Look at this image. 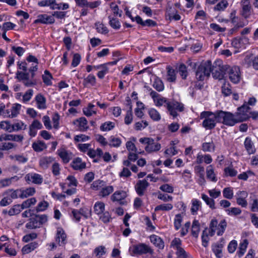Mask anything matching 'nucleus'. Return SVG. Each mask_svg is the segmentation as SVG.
<instances>
[{
  "label": "nucleus",
  "instance_id": "obj_1",
  "mask_svg": "<svg viewBox=\"0 0 258 258\" xmlns=\"http://www.w3.org/2000/svg\"><path fill=\"white\" fill-rule=\"evenodd\" d=\"M212 72V62L210 60L202 62L198 67L196 72L197 80L203 81L207 80Z\"/></svg>",
  "mask_w": 258,
  "mask_h": 258
},
{
  "label": "nucleus",
  "instance_id": "obj_2",
  "mask_svg": "<svg viewBox=\"0 0 258 258\" xmlns=\"http://www.w3.org/2000/svg\"><path fill=\"white\" fill-rule=\"evenodd\" d=\"M218 111L215 112L203 111L201 114V118H204L202 125L206 130H212L218 122Z\"/></svg>",
  "mask_w": 258,
  "mask_h": 258
},
{
  "label": "nucleus",
  "instance_id": "obj_3",
  "mask_svg": "<svg viewBox=\"0 0 258 258\" xmlns=\"http://www.w3.org/2000/svg\"><path fill=\"white\" fill-rule=\"evenodd\" d=\"M218 122H221L228 126H233L238 122L235 114L229 112L218 110Z\"/></svg>",
  "mask_w": 258,
  "mask_h": 258
},
{
  "label": "nucleus",
  "instance_id": "obj_4",
  "mask_svg": "<svg viewBox=\"0 0 258 258\" xmlns=\"http://www.w3.org/2000/svg\"><path fill=\"white\" fill-rule=\"evenodd\" d=\"M129 252L132 256L141 255L149 253L153 254L154 250L149 245L144 243L135 244L129 248Z\"/></svg>",
  "mask_w": 258,
  "mask_h": 258
},
{
  "label": "nucleus",
  "instance_id": "obj_5",
  "mask_svg": "<svg viewBox=\"0 0 258 258\" xmlns=\"http://www.w3.org/2000/svg\"><path fill=\"white\" fill-rule=\"evenodd\" d=\"M227 227V223L225 220H222L220 221L219 224L216 219H212L211 221L209 226V234L210 236L214 235L216 230H218L217 235L221 236L224 233L225 229Z\"/></svg>",
  "mask_w": 258,
  "mask_h": 258
},
{
  "label": "nucleus",
  "instance_id": "obj_6",
  "mask_svg": "<svg viewBox=\"0 0 258 258\" xmlns=\"http://www.w3.org/2000/svg\"><path fill=\"white\" fill-rule=\"evenodd\" d=\"M139 142L144 145L145 151L148 153H152L158 151L161 149V144L151 138H142L139 139Z\"/></svg>",
  "mask_w": 258,
  "mask_h": 258
},
{
  "label": "nucleus",
  "instance_id": "obj_7",
  "mask_svg": "<svg viewBox=\"0 0 258 258\" xmlns=\"http://www.w3.org/2000/svg\"><path fill=\"white\" fill-rule=\"evenodd\" d=\"M167 108L170 112V114L174 118L178 115L177 111L181 112L183 110V104L177 101H171L167 102Z\"/></svg>",
  "mask_w": 258,
  "mask_h": 258
},
{
  "label": "nucleus",
  "instance_id": "obj_8",
  "mask_svg": "<svg viewBox=\"0 0 258 258\" xmlns=\"http://www.w3.org/2000/svg\"><path fill=\"white\" fill-rule=\"evenodd\" d=\"M250 107L246 104L238 108V110L235 115L238 122H242L247 119L249 116L248 115Z\"/></svg>",
  "mask_w": 258,
  "mask_h": 258
},
{
  "label": "nucleus",
  "instance_id": "obj_9",
  "mask_svg": "<svg viewBox=\"0 0 258 258\" xmlns=\"http://www.w3.org/2000/svg\"><path fill=\"white\" fill-rule=\"evenodd\" d=\"M23 140L24 136L22 135L4 134L0 136V142L11 141L22 143Z\"/></svg>",
  "mask_w": 258,
  "mask_h": 258
},
{
  "label": "nucleus",
  "instance_id": "obj_10",
  "mask_svg": "<svg viewBox=\"0 0 258 258\" xmlns=\"http://www.w3.org/2000/svg\"><path fill=\"white\" fill-rule=\"evenodd\" d=\"M55 238L56 242L59 246H64L67 243V235L62 228H57Z\"/></svg>",
  "mask_w": 258,
  "mask_h": 258
},
{
  "label": "nucleus",
  "instance_id": "obj_11",
  "mask_svg": "<svg viewBox=\"0 0 258 258\" xmlns=\"http://www.w3.org/2000/svg\"><path fill=\"white\" fill-rule=\"evenodd\" d=\"M229 79L232 82L236 84L240 80V69L237 66L232 67L229 72Z\"/></svg>",
  "mask_w": 258,
  "mask_h": 258
},
{
  "label": "nucleus",
  "instance_id": "obj_12",
  "mask_svg": "<svg viewBox=\"0 0 258 258\" xmlns=\"http://www.w3.org/2000/svg\"><path fill=\"white\" fill-rule=\"evenodd\" d=\"M25 179L28 183L32 182L38 184H41L43 181L42 176L35 173H30L26 174Z\"/></svg>",
  "mask_w": 258,
  "mask_h": 258
},
{
  "label": "nucleus",
  "instance_id": "obj_13",
  "mask_svg": "<svg viewBox=\"0 0 258 258\" xmlns=\"http://www.w3.org/2000/svg\"><path fill=\"white\" fill-rule=\"evenodd\" d=\"M57 154L64 163L69 162L72 157V153L63 148L58 149Z\"/></svg>",
  "mask_w": 258,
  "mask_h": 258
},
{
  "label": "nucleus",
  "instance_id": "obj_14",
  "mask_svg": "<svg viewBox=\"0 0 258 258\" xmlns=\"http://www.w3.org/2000/svg\"><path fill=\"white\" fill-rule=\"evenodd\" d=\"M126 197V193L124 191H116L111 197L113 202H119L120 204L124 205L126 202L123 200Z\"/></svg>",
  "mask_w": 258,
  "mask_h": 258
},
{
  "label": "nucleus",
  "instance_id": "obj_15",
  "mask_svg": "<svg viewBox=\"0 0 258 258\" xmlns=\"http://www.w3.org/2000/svg\"><path fill=\"white\" fill-rule=\"evenodd\" d=\"M149 185L146 179L139 180L135 186L137 194L140 196H143Z\"/></svg>",
  "mask_w": 258,
  "mask_h": 258
},
{
  "label": "nucleus",
  "instance_id": "obj_16",
  "mask_svg": "<svg viewBox=\"0 0 258 258\" xmlns=\"http://www.w3.org/2000/svg\"><path fill=\"white\" fill-rule=\"evenodd\" d=\"M55 21L54 17L46 14L39 15L37 19L34 21V23L53 24Z\"/></svg>",
  "mask_w": 258,
  "mask_h": 258
},
{
  "label": "nucleus",
  "instance_id": "obj_17",
  "mask_svg": "<svg viewBox=\"0 0 258 258\" xmlns=\"http://www.w3.org/2000/svg\"><path fill=\"white\" fill-rule=\"evenodd\" d=\"M73 123L77 126L78 130L81 132L87 131L89 127L88 121L85 117H80L76 119Z\"/></svg>",
  "mask_w": 258,
  "mask_h": 258
},
{
  "label": "nucleus",
  "instance_id": "obj_18",
  "mask_svg": "<svg viewBox=\"0 0 258 258\" xmlns=\"http://www.w3.org/2000/svg\"><path fill=\"white\" fill-rule=\"evenodd\" d=\"M225 243L224 239L222 238L219 243H215L212 245V248L213 252L218 258L222 257V249Z\"/></svg>",
  "mask_w": 258,
  "mask_h": 258
},
{
  "label": "nucleus",
  "instance_id": "obj_19",
  "mask_svg": "<svg viewBox=\"0 0 258 258\" xmlns=\"http://www.w3.org/2000/svg\"><path fill=\"white\" fill-rule=\"evenodd\" d=\"M150 239L155 246L159 249H163L164 242L159 236L153 234L150 236Z\"/></svg>",
  "mask_w": 258,
  "mask_h": 258
},
{
  "label": "nucleus",
  "instance_id": "obj_20",
  "mask_svg": "<svg viewBox=\"0 0 258 258\" xmlns=\"http://www.w3.org/2000/svg\"><path fill=\"white\" fill-rule=\"evenodd\" d=\"M213 77L219 80H222L224 77V73L220 66H213L212 65V72Z\"/></svg>",
  "mask_w": 258,
  "mask_h": 258
},
{
  "label": "nucleus",
  "instance_id": "obj_21",
  "mask_svg": "<svg viewBox=\"0 0 258 258\" xmlns=\"http://www.w3.org/2000/svg\"><path fill=\"white\" fill-rule=\"evenodd\" d=\"M35 100L38 109H44L46 108V99L41 94H37L35 98Z\"/></svg>",
  "mask_w": 258,
  "mask_h": 258
},
{
  "label": "nucleus",
  "instance_id": "obj_22",
  "mask_svg": "<svg viewBox=\"0 0 258 258\" xmlns=\"http://www.w3.org/2000/svg\"><path fill=\"white\" fill-rule=\"evenodd\" d=\"M72 167L74 169L81 170L86 168V163L83 162L80 158H75L71 163Z\"/></svg>",
  "mask_w": 258,
  "mask_h": 258
},
{
  "label": "nucleus",
  "instance_id": "obj_23",
  "mask_svg": "<svg viewBox=\"0 0 258 258\" xmlns=\"http://www.w3.org/2000/svg\"><path fill=\"white\" fill-rule=\"evenodd\" d=\"M54 160L52 157H43L39 160V165L42 169H47Z\"/></svg>",
  "mask_w": 258,
  "mask_h": 258
},
{
  "label": "nucleus",
  "instance_id": "obj_24",
  "mask_svg": "<svg viewBox=\"0 0 258 258\" xmlns=\"http://www.w3.org/2000/svg\"><path fill=\"white\" fill-rule=\"evenodd\" d=\"M114 190V187L112 185H105L101 189L99 192V196L102 198H105L108 196Z\"/></svg>",
  "mask_w": 258,
  "mask_h": 258
},
{
  "label": "nucleus",
  "instance_id": "obj_25",
  "mask_svg": "<svg viewBox=\"0 0 258 258\" xmlns=\"http://www.w3.org/2000/svg\"><path fill=\"white\" fill-rule=\"evenodd\" d=\"M51 10H64L69 8V5L67 3H57L56 0H51L50 7Z\"/></svg>",
  "mask_w": 258,
  "mask_h": 258
},
{
  "label": "nucleus",
  "instance_id": "obj_26",
  "mask_svg": "<svg viewBox=\"0 0 258 258\" xmlns=\"http://www.w3.org/2000/svg\"><path fill=\"white\" fill-rule=\"evenodd\" d=\"M20 189L21 193L19 194V198L21 199H25L28 197L32 196L36 191L34 187H28L25 189L20 188Z\"/></svg>",
  "mask_w": 258,
  "mask_h": 258
},
{
  "label": "nucleus",
  "instance_id": "obj_27",
  "mask_svg": "<svg viewBox=\"0 0 258 258\" xmlns=\"http://www.w3.org/2000/svg\"><path fill=\"white\" fill-rule=\"evenodd\" d=\"M38 246V243L36 242H32L24 246L22 249L23 254H27L35 249Z\"/></svg>",
  "mask_w": 258,
  "mask_h": 258
},
{
  "label": "nucleus",
  "instance_id": "obj_28",
  "mask_svg": "<svg viewBox=\"0 0 258 258\" xmlns=\"http://www.w3.org/2000/svg\"><path fill=\"white\" fill-rule=\"evenodd\" d=\"M244 146L249 154H253L255 152V149L253 144L251 140L246 138L244 141Z\"/></svg>",
  "mask_w": 258,
  "mask_h": 258
},
{
  "label": "nucleus",
  "instance_id": "obj_29",
  "mask_svg": "<svg viewBox=\"0 0 258 258\" xmlns=\"http://www.w3.org/2000/svg\"><path fill=\"white\" fill-rule=\"evenodd\" d=\"M41 226L39 223L36 216L31 218L29 220V222L26 224V227L28 229H33L40 227Z\"/></svg>",
  "mask_w": 258,
  "mask_h": 258
},
{
  "label": "nucleus",
  "instance_id": "obj_30",
  "mask_svg": "<svg viewBox=\"0 0 258 258\" xmlns=\"http://www.w3.org/2000/svg\"><path fill=\"white\" fill-rule=\"evenodd\" d=\"M200 231V223L197 220H194L192 224V227H191L192 235L196 238H198Z\"/></svg>",
  "mask_w": 258,
  "mask_h": 258
},
{
  "label": "nucleus",
  "instance_id": "obj_31",
  "mask_svg": "<svg viewBox=\"0 0 258 258\" xmlns=\"http://www.w3.org/2000/svg\"><path fill=\"white\" fill-rule=\"evenodd\" d=\"M21 108V105L18 103L14 104L11 109V115L8 116L9 118H14L19 113Z\"/></svg>",
  "mask_w": 258,
  "mask_h": 258
},
{
  "label": "nucleus",
  "instance_id": "obj_32",
  "mask_svg": "<svg viewBox=\"0 0 258 258\" xmlns=\"http://www.w3.org/2000/svg\"><path fill=\"white\" fill-rule=\"evenodd\" d=\"M32 148L36 152H41L46 149L47 146L44 142L38 141L32 144Z\"/></svg>",
  "mask_w": 258,
  "mask_h": 258
},
{
  "label": "nucleus",
  "instance_id": "obj_33",
  "mask_svg": "<svg viewBox=\"0 0 258 258\" xmlns=\"http://www.w3.org/2000/svg\"><path fill=\"white\" fill-rule=\"evenodd\" d=\"M95 213L99 215L105 211V204L102 202H97L94 206Z\"/></svg>",
  "mask_w": 258,
  "mask_h": 258
},
{
  "label": "nucleus",
  "instance_id": "obj_34",
  "mask_svg": "<svg viewBox=\"0 0 258 258\" xmlns=\"http://www.w3.org/2000/svg\"><path fill=\"white\" fill-rule=\"evenodd\" d=\"M206 174L208 179L213 182H216L217 179L214 172V169L212 165H209L207 167Z\"/></svg>",
  "mask_w": 258,
  "mask_h": 258
},
{
  "label": "nucleus",
  "instance_id": "obj_35",
  "mask_svg": "<svg viewBox=\"0 0 258 258\" xmlns=\"http://www.w3.org/2000/svg\"><path fill=\"white\" fill-rule=\"evenodd\" d=\"M166 69L167 70V81L170 82H175L176 78L175 70L170 66H168Z\"/></svg>",
  "mask_w": 258,
  "mask_h": 258
},
{
  "label": "nucleus",
  "instance_id": "obj_36",
  "mask_svg": "<svg viewBox=\"0 0 258 258\" xmlns=\"http://www.w3.org/2000/svg\"><path fill=\"white\" fill-rule=\"evenodd\" d=\"M248 245V241L244 239L239 244V249L237 252L238 257H241L245 253Z\"/></svg>",
  "mask_w": 258,
  "mask_h": 258
},
{
  "label": "nucleus",
  "instance_id": "obj_37",
  "mask_svg": "<svg viewBox=\"0 0 258 258\" xmlns=\"http://www.w3.org/2000/svg\"><path fill=\"white\" fill-rule=\"evenodd\" d=\"M42 77L43 82L46 85L50 86L52 85V76L48 71L45 70Z\"/></svg>",
  "mask_w": 258,
  "mask_h": 258
},
{
  "label": "nucleus",
  "instance_id": "obj_38",
  "mask_svg": "<svg viewBox=\"0 0 258 258\" xmlns=\"http://www.w3.org/2000/svg\"><path fill=\"white\" fill-rule=\"evenodd\" d=\"M150 117L154 120L158 121L161 119V115L159 112L154 108H150L148 110Z\"/></svg>",
  "mask_w": 258,
  "mask_h": 258
},
{
  "label": "nucleus",
  "instance_id": "obj_39",
  "mask_svg": "<svg viewBox=\"0 0 258 258\" xmlns=\"http://www.w3.org/2000/svg\"><path fill=\"white\" fill-rule=\"evenodd\" d=\"M153 87L158 91L161 92L164 89L162 81L159 78L156 77L153 84Z\"/></svg>",
  "mask_w": 258,
  "mask_h": 258
},
{
  "label": "nucleus",
  "instance_id": "obj_40",
  "mask_svg": "<svg viewBox=\"0 0 258 258\" xmlns=\"http://www.w3.org/2000/svg\"><path fill=\"white\" fill-rule=\"evenodd\" d=\"M109 144L108 145L110 147H119L121 144V140L119 138L115 137L114 136H111L109 139Z\"/></svg>",
  "mask_w": 258,
  "mask_h": 258
},
{
  "label": "nucleus",
  "instance_id": "obj_41",
  "mask_svg": "<svg viewBox=\"0 0 258 258\" xmlns=\"http://www.w3.org/2000/svg\"><path fill=\"white\" fill-rule=\"evenodd\" d=\"M208 228H206L202 232V245L205 247H206L208 246V242L210 240V238L209 237V236H210L209 234V231L207 232Z\"/></svg>",
  "mask_w": 258,
  "mask_h": 258
},
{
  "label": "nucleus",
  "instance_id": "obj_42",
  "mask_svg": "<svg viewBox=\"0 0 258 258\" xmlns=\"http://www.w3.org/2000/svg\"><path fill=\"white\" fill-rule=\"evenodd\" d=\"M23 210L21 205H15L8 211V215L13 216L18 214Z\"/></svg>",
  "mask_w": 258,
  "mask_h": 258
},
{
  "label": "nucleus",
  "instance_id": "obj_43",
  "mask_svg": "<svg viewBox=\"0 0 258 258\" xmlns=\"http://www.w3.org/2000/svg\"><path fill=\"white\" fill-rule=\"evenodd\" d=\"M201 203L197 199H194L192 200V205L191 207V213L194 215L197 213L199 208L201 207Z\"/></svg>",
  "mask_w": 258,
  "mask_h": 258
},
{
  "label": "nucleus",
  "instance_id": "obj_44",
  "mask_svg": "<svg viewBox=\"0 0 258 258\" xmlns=\"http://www.w3.org/2000/svg\"><path fill=\"white\" fill-rule=\"evenodd\" d=\"M115 127V123L111 121H107L100 126V130L103 132H107L112 130Z\"/></svg>",
  "mask_w": 258,
  "mask_h": 258
},
{
  "label": "nucleus",
  "instance_id": "obj_45",
  "mask_svg": "<svg viewBox=\"0 0 258 258\" xmlns=\"http://www.w3.org/2000/svg\"><path fill=\"white\" fill-rule=\"evenodd\" d=\"M106 182L103 180L100 179L94 181L91 184V188L93 190H101L102 188L105 185Z\"/></svg>",
  "mask_w": 258,
  "mask_h": 258
},
{
  "label": "nucleus",
  "instance_id": "obj_46",
  "mask_svg": "<svg viewBox=\"0 0 258 258\" xmlns=\"http://www.w3.org/2000/svg\"><path fill=\"white\" fill-rule=\"evenodd\" d=\"M6 193L12 199H16L19 197V194L21 193V189H9L6 191Z\"/></svg>",
  "mask_w": 258,
  "mask_h": 258
},
{
  "label": "nucleus",
  "instance_id": "obj_47",
  "mask_svg": "<svg viewBox=\"0 0 258 258\" xmlns=\"http://www.w3.org/2000/svg\"><path fill=\"white\" fill-rule=\"evenodd\" d=\"M202 199L206 202L207 205L212 209L216 208L215 206V201L213 199L210 198L208 196L205 194L202 195Z\"/></svg>",
  "mask_w": 258,
  "mask_h": 258
},
{
  "label": "nucleus",
  "instance_id": "obj_48",
  "mask_svg": "<svg viewBox=\"0 0 258 258\" xmlns=\"http://www.w3.org/2000/svg\"><path fill=\"white\" fill-rule=\"evenodd\" d=\"M27 125L25 124L22 121H19L12 124V132L18 131L22 130H25Z\"/></svg>",
  "mask_w": 258,
  "mask_h": 258
},
{
  "label": "nucleus",
  "instance_id": "obj_49",
  "mask_svg": "<svg viewBox=\"0 0 258 258\" xmlns=\"http://www.w3.org/2000/svg\"><path fill=\"white\" fill-rule=\"evenodd\" d=\"M228 5V3L226 0H222L214 7V10L215 11H223L227 7Z\"/></svg>",
  "mask_w": 258,
  "mask_h": 258
},
{
  "label": "nucleus",
  "instance_id": "obj_50",
  "mask_svg": "<svg viewBox=\"0 0 258 258\" xmlns=\"http://www.w3.org/2000/svg\"><path fill=\"white\" fill-rule=\"evenodd\" d=\"M202 150L204 152H212L215 150V145L213 142H206L202 144Z\"/></svg>",
  "mask_w": 258,
  "mask_h": 258
},
{
  "label": "nucleus",
  "instance_id": "obj_51",
  "mask_svg": "<svg viewBox=\"0 0 258 258\" xmlns=\"http://www.w3.org/2000/svg\"><path fill=\"white\" fill-rule=\"evenodd\" d=\"M94 105L91 103H89L86 108L83 109V112L87 116H90L93 114H96V111L93 109Z\"/></svg>",
  "mask_w": 258,
  "mask_h": 258
},
{
  "label": "nucleus",
  "instance_id": "obj_52",
  "mask_svg": "<svg viewBox=\"0 0 258 258\" xmlns=\"http://www.w3.org/2000/svg\"><path fill=\"white\" fill-rule=\"evenodd\" d=\"M95 25L96 29L98 33L105 34L108 32L107 27L102 23L97 22L95 23Z\"/></svg>",
  "mask_w": 258,
  "mask_h": 258
},
{
  "label": "nucleus",
  "instance_id": "obj_53",
  "mask_svg": "<svg viewBox=\"0 0 258 258\" xmlns=\"http://www.w3.org/2000/svg\"><path fill=\"white\" fill-rule=\"evenodd\" d=\"M36 199L35 198L28 199L22 203L21 204L22 207L23 209L28 208L32 205H35L36 203Z\"/></svg>",
  "mask_w": 258,
  "mask_h": 258
},
{
  "label": "nucleus",
  "instance_id": "obj_54",
  "mask_svg": "<svg viewBox=\"0 0 258 258\" xmlns=\"http://www.w3.org/2000/svg\"><path fill=\"white\" fill-rule=\"evenodd\" d=\"M9 157L11 159L17 161L21 163H25L28 160L27 158L24 157L23 155H11Z\"/></svg>",
  "mask_w": 258,
  "mask_h": 258
},
{
  "label": "nucleus",
  "instance_id": "obj_55",
  "mask_svg": "<svg viewBox=\"0 0 258 258\" xmlns=\"http://www.w3.org/2000/svg\"><path fill=\"white\" fill-rule=\"evenodd\" d=\"M251 6H247L242 7L241 15L245 18H248L251 13Z\"/></svg>",
  "mask_w": 258,
  "mask_h": 258
},
{
  "label": "nucleus",
  "instance_id": "obj_56",
  "mask_svg": "<svg viewBox=\"0 0 258 258\" xmlns=\"http://www.w3.org/2000/svg\"><path fill=\"white\" fill-rule=\"evenodd\" d=\"M99 219L105 223L109 222L111 219V215L108 211H104L99 215Z\"/></svg>",
  "mask_w": 258,
  "mask_h": 258
},
{
  "label": "nucleus",
  "instance_id": "obj_57",
  "mask_svg": "<svg viewBox=\"0 0 258 258\" xmlns=\"http://www.w3.org/2000/svg\"><path fill=\"white\" fill-rule=\"evenodd\" d=\"M0 129H3L9 133H11L12 124L9 121H2L0 122Z\"/></svg>",
  "mask_w": 258,
  "mask_h": 258
},
{
  "label": "nucleus",
  "instance_id": "obj_58",
  "mask_svg": "<svg viewBox=\"0 0 258 258\" xmlns=\"http://www.w3.org/2000/svg\"><path fill=\"white\" fill-rule=\"evenodd\" d=\"M222 92L225 96H227L232 93L231 87L229 83H225L223 85Z\"/></svg>",
  "mask_w": 258,
  "mask_h": 258
},
{
  "label": "nucleus",
  "instance_id": "obj_59",
  "mask_svg": "<svg viewBox=\"0 0 258 258\" xmlns=\"http://www.w3.org/2000/svg\"><path fill=\"white\" fill-rule=\"evenodd\" d=\"M173 208L171 204H164L157 206L155 207V210L157 211H169Z\"/></svg>",
  "mask_w": 258,
  "mask_h": 258
},
{
  "label": "nucleus",
  "instance_id": "obj_60",
  "mask_svg": "<svg viewBox=\"0 0 258 258\" xmlns=\"http://www.w3.org/2000/svg\"><path fill=\"white\" fill-rule=\"evenodd\" d=\"M177 258H189L191 256L188 254L182 248H178L176 251Z\"/></svg>",
  "mask_w": 258,
  "mask_h": 258
},
{
  "label": "nucleus",
  "instance_id": "obj_61",
  "mask_svg": "<svg viewBox=\"0 0 258 258\" xmlns=\"http://www.w3.org/2000/svg\"><path fill=\"white\" fill-rule=\"evenodd\" d=\"M96 83V78L93 75H89L87 78H86L83 82L84 86H87V84H90L92 86H94Z\"/></svg>",
  "mask_w": 258,
  "mask_h": 258
},
{
  "label": "nucleus",
  "instance_id": "obj_62",
  "mask_svg": "<svg viewBox=\"0 0 258 258\" xmlns=\"http://www.w3.org/2000/svg\"><path fill=\"white\" fill-rule=\"evenodd\" d=\"M109 24L112 28L115 29H118L120 27V23L118 20L109 16Z\"/></svg>",
  "mask_w": 258,
  "mask_h": 258
},
{
  "label": "nucleus",
  "instance_id": "obj_63",
  "mask_svg": "<svg viewBox=\"0 0 258 258\" xmlns=\"http://www.w3.org/2000/svg\"><path fill=\"white\" fill-rule=\"evenodd\" d=\"M182 221V217L181 214H178L175 215L174 225L176 230H178L181 227V223Z\"/></svg>",
  "mask_w": 258,
  "mask_h": 258
},
{
  "label": "nucleus",
  "instance_id": "obj_64",
  "mask_svg": "<svg viewBox=\"0 0 258 258\" xmlns=\"http://www.w3.org/2000/svg\"><path fill=\"white\" fill-rule=\"evenodd\" d=\"M223 197L228 199H231L233 197V190L230 187H226L223 190Z\"/></svg>",
  "mask_w": 258,
  "mask_h": 258
}]
</instances>
